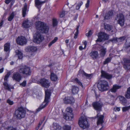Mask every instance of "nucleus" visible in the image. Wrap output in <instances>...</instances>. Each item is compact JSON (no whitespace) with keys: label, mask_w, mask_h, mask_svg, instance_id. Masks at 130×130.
<instances>
[{"label":"nucleus","mask_w":130,"mask_h":130,"mask_svg":"<svg viewBox=\"0 0 130 130\" xmlns=\"http://www.w3.org/2000/svg\"><path fill=\"white\" fill-rule=\"evenodd\" d=\"M82 73L83 75L88 78L90 77L91 76L90 74H87L86 73H85L84 71H83Z\"/></svg>","instance_id":"09e8293b"},{"label":"nucleus","mask_w":130,"mask_h":130,"mask_svg":"<svg viewBox=\"0 0 130 130\" xmlns=\"http://www.w3.org/2000/svg\"><path fill=\"white\" fill-rule=\"evenodd\" d=\"M79 90L78 88L75 86H73L72 89V92L73 94H75L77 93Z\"/></svg>","instance_id":"7c9ffc66"},{"label":"nucleus","mask_w":130,"mask_h":130,"mask_svg":"<svg viewBox=\"0 0 130 130\" xmlns=\"http://www.w3.org/2000/svg\"><path fill=\"white\" fill-rule=\"evenodd\" d=\"M26 112L25 110L22 107L19 108L15 111V116L17 119H20L25 117Z\"/></svg>","instance_id":"7ed1b4c3"},{"label":"nucleus","mask_w":130,"mask_h":130,"mask_svg":"<svg viewBox=\"0 0 130 130\" xmlns=\"http://www.w3.org/2000/svg\"><path fill=\"white\" fill-rule=\"evenodd\" d=\"M101 77L105 78L108 79H110L113 77L112 74H109L103 70L101 71Z\"/></svg>","instance_id":"dca6fc26"},{"label":"nucleus","mask_w":130,"mask_h":130,"mask_svg":"<svg viewBox=\"0 0 130 130\" xmlns=\"http://www.w3.org/2000/svg\"><path fill=\"white\" fill-rule=\"evenodd\" d=\"M63 130H71V127L68 125H65L63 127Z\"/></svg>","instance_id":"37998d69"},{"label":"nucleus","mask_w":130,"mask_h":130,"mask_svg":"<svg viewBox=\"0 0 130 130\" xmlns=\"http://www.w3.org/2000/svg\"><path fill=\"white\" fill-rule=\"evenodd\" d=\"M130 109V106L126 107H122V110L123 111H126Z\"/></svg>","instance_id":"a18cd8bd"},{"label":"nucleus","mask_w":130,"mask_h":130,"mask_svg":"<svg viewBox=\"0 0 130 130\" xmlns=\"http://www.w3.org/2000/svg\"><path fill=\"white\" fill-rule=\"evenodd\" d=\"M121 87V86H118L117 85H115L113 86L112 88L110 89V91L111 92L115 93L117 90Z\"/></svg>","instance_id":"bb28decb"},{"label":"nucleus","mask_w":130,"mask_h":130,"mask_svg":"<svg viewBox=\"0 0 130 130\" xmlns=\"http://www.w3.org/2000/svg\"><path fill=\"white\" fill-rule=\"evenodd\" d=\"M45 96L44 102L37 109V112L39 111L42 109L44 108L47 105L49 102V99L50 97L51 93L50 90L47 89L45 91Z\"/></svg>","instance_id":"f03ea898"},{"label":"nucleus","mask_w":130,"mask_h":130,"mask_svg":"<svg viewBox=\"0 0 130 130\" xmlns=\"http://www.w3.org/2000/svg\"><path fill=\"white\" fill-rule=\"evenodd\" d=\"M110 41L112 42L113 43L117 42V39L113 38L110 40Z\"/></svg>","instance_id":"603ef678"},{"label":"nucleus","mask_w":130,"mask_h":130,"mask_svg":"<svg viewBox=\"0 0 130 130\" xmlns=\"http://www.w3.org/2000/svg\"><path fill=\"white\" fill-rule=\"evenodd\" d=\"M10 2L9 0H6L5 1V3L6 4H8Z\"/></svg>","instance_id":"13d9d810"},{"label":"nucleus","mask_w":130,"mask_h":130,"mask_svg":"<svg viewBox=\"0 0 130 130\" xmlns=\"http://www.w3.org/2000/svg\"><path fill=\"white\" fill-rule=\"evenodd\" d=\"M26 85V81H24L22 83L20 84V85L23 87H25Z\"/></svg>","instance_id":"864d4df0"},{"label":"nucleus","mask_w":130,"mask_h":130,"mask_svg":"<svg viewBox=\"0 0 130 130\" xmlns=\"http://www.w3.org/2000/svg\"><path fill=\"white\" fill-rule=\"evenodd\" d=\"M7 103L10 105H12L13 104V101H11L10 99H8L7 100Z\"/></svg>","instance_id":"3c124183"},{"label":"nucleus","mask_w":130,"mask_h":130,"mask_svg":"<svg viewBox=\"0 0 130 130\" xmlns=\"http://www.w3.org/2000/svg\"><path fill=\"white\" fill-rule=\"evenodd\" d=\"M98 36V38L96 41V42H101L103 41L108 39V36L107 34L103 32L99 33Z\"/></svg>","instance_id":"6e6552de"},{"label":"nucleus","mask_w":130,"mask_h":130,"mask_svg":"<svg viewBox=\"0 0 130 130\" xmlns=\"http://www.w3.org/2000/svg\"><path fill=\"white\" fill-rule=\"evenodd\" d=\"M16 42L20 45H23L26 44L27 42V40L25 37L23 36L19 37L17 39Z\"/></svg>","instance_id":"f8f14e48"},{"label":"nucleus","mask_w":130,"mask_h":130,"mask_svg":"<svg viewBox=\"0 0 130 130\" xmlns=\"http://www.w3.org/2000/svg\"><path fill=\"white\" fill-rule=\"evenodd\" d=\"M36 29L42 33H47L48 32L49 27L46 24L43 22L37 21L35 23Z\"/></svg>","instance_id":"f257e3e1"},{"label":"nucleus","mask_w":130,"mask_h":130,"mask_svg":"<svg viewBox=\"0 0 130 130\" xmlns=\"http://www.w3.org/2000/svg\"><path fill=\"white\" fill-rule=\"evenodd\" d=\"M78 124L83 129L88 128L89 127L87 119L84 117L82 116L79 118Z\"/></svg>","instance_id":"39448f33"},{"label":"nucleus","mask_w":130,"mask_h":130,"mask_svg":"<svg viewBox=\"0 0 130 130\" xmlns=\"http://www.w3.org/2000/svg\"><path fill=\"white\" fill-rule=\"evenodd\" d=\"M38 83L39 84H41L42 86L46 88H48L50 85V83L48 80L44 78L39 80Z\"/></svg>","instance_id":"9b49d317"},{"label":"nucleus","mask_w":130,"mask_h":130,"mask_svg":"<svg viewBox=\"0 0 130 130\" xmlns=\"http://www.w3.org/2000/svg\"><path fill=\"white\" fill-rule=\"evenodd\" d=\"M113 15V12L112 11H109L106 12L104 17V20H107L111 18Z\"/></svg>","instance_id":"aec40b11"},{"label":"nucleus","mask_w":130,"mask_h":130,"mask_svg":"<svg viewBox=\"0 0 130 130\" xmlns=\"http://www.w3.org/2000/svg\"><path fill=\"white\" fill-rule=\"evenodd\" d=\"M10 75V73H7V74L5 76L4 80L5 81H6L7 80L8 78L9 77V76Z\"/></svg>","instance_id":"de8ad7c7"},{"label":"nucleus","mask_w":130,"mask_h":130,"mask_svg":"<svg viewBox=\"0 0 130 130\" xmlns=\"http://www.w3.org/2000/svg\"><path fill=\"white\" fill-rule=\"evenodd\" d=\"M15 15V12H13L10 14L8 20L9 21H11L13 19Z\"/></svg>","instance_id":"f704fd0d"},{"label":"nucleus","mask_w":130,"mask_h":130,"mask_svg":"<svg viewBox=\"0 0 130 130\" xmlns=\"http://www.w3.org/2000/svg\"><path fill=\"white\" fill-rule=\"evenodd\" d=\"M72 112V110L71 108H67L66 109V114L64 116V118L66 120H71L73 117V115Z\"/></svg>","instance_id":"0eeeda50"},{"label":"nucleus","mask_w":130,"mask_h":130,"mask_svg":"<svg viewBox=\"0 0 130 130\" xmlns=\"http://www.w3.org/2000/svg\"><path fill=\"white\" fill-rule=\"evenodd\" d=\"M90 55L93 58L95 59L98 57V54L96 51H92L90 53Z\"/></svg>","instance_id":"5701e85b"},{"label":"nucleus","mask_w":130,"mask_h":130,"mask_svg":"<svg viewBox=\"0 0 130 130\" xmlns=\"http://www.w3.org/2000/svg\"><path fill=\"white\" fill-rule=\"evenodd\" d=\"M30 23L28 22V21H24L22 24V26L25 28H27L30 27L29 25Z\"/></svg>","instance_id":"72a5a7b5"},{"label":"nucleus","mask_w":130,"mask_h":130,"mask_svg":"<svg viewBox=\"0 0 130 130\" xmlns=\"http://www.w3.org/2000/svg\"><path fill=\"white\" fill-rule=\"evenodd\" d=\"M10 43H6L4 45V50L6 52L10 50Z\"/></svg>","instance_id":"473e14b6"},{"label":"nucleus","mask_w":130,"mask_h":130,"mask_svg":"<svg viewBox=\"0 0 130 130\" xmlns=\"http://www.w3.org/2000/svg\"><path fill=\"white\" fill-rule=\"evenodd\" d=\"M14 64V62L13 61H12L10 62V64L11 65H13Z\"/></svg>","instance_id":"338daca9"},{"label":"nucleus","mask_w":130,"mask_h":130,"mask_svg":"<svg viewBox=\"0 0 130 130\" xmlns=\"http://www.w3.org/2000/svg\"><path fill=\"white\" fill-rule=\"evenodd\" d=\"M5 129L7 130H16L15 128L11 126H8L5 128Z\"/></svg>","instance_id":"c03bdc74"},{"label":"nucleus","mask_w":130,"mask_h":130,"mask_svg":"<svg viewBox=\"0 0 130 130\" xmlns=\"http://www.w3.org/2000/svg\"><path fill=\"white\" fill-rule=\"evenodd\" d=\"M97 87L99 90L102 91H106L109 88L108 82L104 80H101L100 83L98 84Z\"/></svg>","instance_id":"20e7f679"},{"label":"nucleus","mask_w":130,"mask_h":130,"mask_svg":"<svg viewBox=\"0 0 130 130\" xmlns=\"http://www.w3.org/2000/svg\"><path fill=\"white\" fill-rule=\"evenodd\" d=\"M58 22L56 19H53V27H55L57 25Z\"/></svg>","instance_id":"79ce46f5"},{"label":"nucleus","mask_w":130,"mask_h":130,"mask_svg":"<svg viewBox=\"0 0 130 130\" xmlns=\"http://www.w3.org/2000/svg\"><path fill=\"white\" fill-rule=\"evenodd\" d=\"M94 108L96 110L100 111L103 105L102 103L100 101L93 102L92 104Z\"/></svg>","instance_id":"4468645a"},{"label":"nucleus","mask_w":130,"mask_h":130,"mask_svg":"<svg viewBox=\"0 0 130 130\" xmlns=\"http://www.w3.org/2000/svg\"><path fill=\"white\" fill-rule=\"evenodd\" d=\"M129 47H130V37H128L126 39L123 49L126 50Z\"/></svg>","instance_id":"412c9836"},{"label":"nucleus","mask_w":130,"mask_h":130,"mask_svg":"<svg viewBox=\"0 0 130 130\" xmlns=\"http://www.w3.org/2000/svg\"><path fill=\"white\" fill-rule=\"evenodd\" d=\"M78 31H77V30H76V32L75 33V35H78Z\"/></svg>","instance_id":"69168bd1"},{"label":"nucleus","mask_w":130,"mask_h":130,"mask_svg":"<svg viewBox=\"0 0 130 130\" xmlns=\"http://www.w3.org/2000/svg\"><path fill=\"white\" fill-rule=\"evenodd\" d=\"M4 88L9 91H10L11 89H13V87H11L10 85L6 81H5L3 83Z\"/></svg>","instance_id":"393cba45"},{"label":"nucleus","mask_w":130,"mask_h":130,"mask_svg":"<svg viewBox=\"0 0 130 130\" xmlns=\"http://www.w3.org/2000/svg\"><path fill=\"white\" fill-rule=\"evenodd\" d=\"M120 102L123 105H125L127 103V101L125 98L121 96H119Z\"/></svg>","instance_id":"c85d7f7f"},{"label":"nucleus","mask_w":130,"mask_h":130,"mask_svg":"<svg viewBox=\"0 0 130 130\" xmlns=\"http://www.w3.org/2000/svg\"><path fill=\"white\" fill-rule=\"evenodd\" d=\"M83 4V2H81L79 3L78 5H77L76 6V10L79 9L80 8L81 6Z\"/></svg>","instance_id":"49530a36"},{"label":"nucleus","mask_w":130,"mask_h":130,"mask_svg":"<svg viewBox=\"0 0 130 130\" xmlns=\"http://www.w3.org/2000/svg\"><path fill=\"white\" fill-rule=\"evenodd\" d=\"M84 45H85L84 47V48H85L86 47V46H87V42L86 41H85L84 42Z\"/></svg>","instance_id":"4d7b16f0"},{"label":"nucleus","mask_w":130,"mask_h":130,"mask_svg":"<svg viewBox=\"0 0 130 130\" xmlns=\"http://www.w3.org/2000/svg\"><path fill=\"white\" fill-rule=\"evenodd\" d=\"M116 19L117 21L118 24L121 26L124 25V17L123 14L121 13L117 14Z\"/></svg>","instance_id":"1a4fd4ad"},{"label":"nucleus","mask_w":130,"mask_h":130,"mask_svg":"<svg viewBox=\"0 0 130 130\" xmlns=\"http://www.w3.org/2000/svg\"><path fill=\"white\" fill-rule=\"evenodd\" d=\"M85 48H83V47L82 46H80L79 47V49L80 50H82L83 49H85Z\"/></svg>","instance_id":"bf43d9fd"},{"label":"nucleus","mask_w":130,"mask_h":130,"mask_svg":"<svg viewBox=\"0 0 130 130\" xmlns=\"http://www.w3.org/2000/svg\"><path fill=\"white\" fill-rule=\"evenodd\" d=\"M43 121H41V122H40L39 124L38 125V127H39L42 124V122H43Z\"/></svg>","instance_id":"680f3d73"},{"label":"nucleus","mask_w":130,"mask_h":130,"mask_svg":"<svg viewBox=\"0 0 130 130\" xmlns=\"http://www.w3.org/2000/svg\"><path fill=\"white\" fill-rule=\"evenodd\" d=\"M35 3L36 6L38 8H39L40 7V6L44 2H42L40 0H35Z\"/></svg>","instance_id":"2f4dec72"},{"label":"nucleus","mask_w":130,"mask_h":130,"mask_svg":"<svg viewBox=\"0 0 130 130\" xmlns=\"http://www.w3.org/2000/svg\"><path fill=\"white\" fill-rule=\"evenodd\" d=\"M75 81L76 82V83L81 86L82 88H84V86L82 83L77 78L75 79Z\"/></svg>","instance_id":"58836bf2"},{"label":"nucleus","mask_w":130,"mask_h":130,"mask_svg":"<svg viewBox=\"0 0 130 130\" xmlns=\"http://www.w3.org/2000/svg\"><path fill=\"white\" fill-rule=\"evenodd\" d=\"M18 72L20 73L26 75H29L31 73L30 68L26 66L20 67L18 70Z\"/></svg>","instance_id":"423d86ee"},{"label":"nucleus","mask_w":130,"mask_h":130,"mask_svg":"<svg viewBox=\"0 0 130 130\" xmlns=\"http://www.w3.org/2000/svg\"><path fill=\"white\" fill-rule=\"evenodd\" d=\"M90 0H87V2L86 4V8H88L89 7V3H90Z\"/></svg>","instance_id":"5fc2aeb1"},{"label":"nucleus","mask_w":130,"mask_h":130,"mask_svg":"<svg viewBox=\"0 0 130 130\" xmlns=\"http://www.w3.org/2000/svg\"><path fill=\"white\" fill-rule=\"evenodd\" d=\"M27 5L26 3H25L24 4L23 8H22V15L23 17H25L27 10Z\"/></svg>","instance_id":"c756f323"},{"label":"nucleus","mask_w":130,"mask_h":130,"mask_svg":"<svg viewBox=\"0 0 130 130\" xmlns=\"http://www.w3.org/2000/svg\"><path fill=\"white\" fill-rule=\"evenodd\" d=\"M97 117H98V120L97 122V125H99L100 124H102L103 123V118L104 116L103 115H100L99 112H97V114L96 115Z\"/></svg>","instance_id":"a211bd4d"},{"label":"nucleus","mask_w":130,"mask_h":130,"mask_svg":"<svg viewBox=\"0 0 130 130\" xmlns=\"http://www.w3.org/2000/svg\"><path fill=\"white\" fill-rule=\"evenodd\" d=\"M58 40V38L56 37H55L54 39L51 42L48 44V46H51L53 44L55 43Z\"/></svg>","instance_id":"ea45409f"},{"label":"nucleus","mask_w":130,"mask_h":130,"mask_svg":"<svg viewBox=\"0 0 130 130\" xmlns=\"http://www.w3.org/2000/svg\"><path fill=\"white\" fill-rule=\"evenodd\" d=\"M125 96L127 99L130 98V87L127 89Z\"/></svg>","instance_id":"e433bc0d"},{"label":"nucleus","mask_w":130,"mask_h":130,"mask_svg":"<svg viewBox=\"0 0 130 130\" xmlns=\"http://www.w3.org/2000/svg\"><path fill=\"white\" fill-rule=\"evenodd\" d=\"M111 57H109L107 58L104 62L103 64H106L108 63L111 60Z\"/></svg>","instance_id":"4c0bfd02"},{"label":"nucleus","mask_w":130,"mask_h":130,"mask_svg":"<svg viewBox=\"0 0 130 130\" xmlns=\"http://www.w3.org/2000/svg\"><path fill=\"white\" fill-rule=\"evenodd\" d=\"M65 15L64 12L62 11L61 13L60 14V17L61 18L63 17Z\"/></svg>","instance_id":"6e6d98bb"},{"label":"nucleus","mask_w":130,"mask_h":130,"mask_svg":"<svg viewBox=\"0 0 130 130\" xmlns=\"http://www.w3.org/2000/svg\"><path fill=\"white\" fill-rule=\"evenodd\" d=\"M125 39V36H123L117 39V42L119 43L124 41Z\"/></svg>","instance_id":"a19ab883"},{"label":"nucleus","mask_w":130,"mask_h":130,"mask_svg":"<svg viewBox=\"0 0 130 130\" xmlns=\"http://www.w3.org/2000/svg\"><path fill=\"white\" fill-rule=\"evenodd\" d=\"M50 78L51 80L53 81H56L58 79L57 75L53 72H51Z\"/></svg>","instance_id":"a878e982"},{"label":"nucleus","mask_w":130,"mask_h":130,"mask_svg":"<svg viewBox=\"0 0 130 130\" xmlns=\"http://www.w3.org/2000/svg\"><path fill=\"white\" fill-rule=\"evenodd\" d=\"M37 50L36 47L35 46H28L25 48L26 52H33L36 51Z\"/></svg>","instance_id":"4be33fe9"},{"label":"nucleus","mask_w":130,"mask_h":130,"mask_svg":"<svg viewBox=\"0 0 130 130\" xmlns=\"http://www.w3.org/2000/svg\"><path fill=\"white\" fill-rule=\"evenodd\" d=\"M69 40H66L65 41V42L66 43H68L69 42Z\"/></svg>","instance_id":"774afa93"},{"label":"nucleus","mask_w":130,"mask_h":130,"mask_svg":"<svg viewBox=\"0 0 130 130\" xmlns=\"http://www.w3.org/2000/svg\"><path fill=\"white\" fill-rule=\"evenodd\" d=\"M15 53L18 59H22L23 57V54L22 52L18 50H17L15 51Z\"/></svg>","instance_id":"cd10ccee"},{"label":"nucleus","mask_w":130,"mask_h":130,"mask_svg":"<svg viewBox=\"0 0 130 130\" xmlns=\"http://www.w3.org/2000/svg\"><path fill=\"white\" fill-rule=\"evenodd\" d=\"M92 31L90 30L88 33L86 34V35L87 36L89 37L90 36L92 35Z\"/></svg>","instance_id":"8fccbe9b"},{"label":"nucleus","mask_w":130,"mask_h":130,"mask_svg":"<svg viewBox=\"0 0 130 130\" xmlns=\"http://www.w3.org/2000/svg\"><path fill=\"white\" fill-rule=\"evenodd\" d=\"M98 50L100 51V55L102 57H104L106 52V49L102 46H101L100 47L98 48Z\"/></svg>","instance_id":"6ab92c4d"},{"label":"nucleus","mask_w":130,"mask_h":130,"mask_svg":"<svg viewBox=\"0 0 130 130\" xmlns=\"http://www.w3.org/2000/svg\"><path fill=\"white\" fill-rule=\"evenodd\" d=\"M123 63V67L127 71L130 70V59L124 58Z\"/></svg>","instance_id":"ddd939ff"},{"label":"nucleus","mask_w":130,"mask_h":130,"mask_svg":"<svg viewBox=\"0 0 130 130\" xmlns=\"http://www.w3.org/2000/svg\"><path fill=\"white\" fill-rule=\"evenodd\" d=\"M51 130H61V127L58 124L54 123L51 128Z\"/></svg>","instance_id":"b1692460"},{"label":"nucleus","mask_w":130,"mask_h":130,"mask_svg":"<svg viewBox=\"0 0 130 130\" xmlns=\"http://www.w3.org/2000/svg\"><path fill=\"white\" fill-rule=\"evenodd\" d=\"M112 26L108 24H107L105 25L104 28L105 30H110L112 28Z\"/></svg>","instance_id":"c9c22d12"},{"label":"nucleus","mask_w":130,"mask_h":130,"mask_svg":"<svg viewBox=\"0 0 130 130\" xmlns=\"http://www.w3.org/2000/svg\"><path fill=\"white\" fill-rule=\"evenodd\" d=\"M33 41L35 42L39 43L42 42L43 39V37L39 32H36L34 36Z\"/></svg>","instance_id":"9d476101"},{"label":"nucleus","mask_w":130,"mask_h":130,"mask_svg":"<svg viewBox=\"0 0 130 130\" xmlns=\"http://www.w3.org/2000/svg\"><path fill=\"white\" fill-rule=\"evenodd\" d=\"M4 70V68H3L2 69H0V73H2Z\"/></svg>","instance_id":"052dcab7"},{"label":"nucleus","mask_w":130,"mask_h":130,"mask_svg":"<svg viewBox=\"0 0 130 130\" xmlns=\"http://www.w3.org/2000/svg\"><path fill=\"white\" fill-rule=\"evenodd\" d=\"M116 110L118 111H119L120 110V108L119 107H117L116 108Z\"/></svg>","instance_id":"0e129e2a"},{"label":"nucleus","mask_w":130,"mask_h":130,"mask_svg":"<svg viewBox=\"0 0 130 130\" xmlns=\"http://www.w3.org/2000/svg\"><path fill=\"white\" fill-rule=\"evenodd\" d=\"M3 21H2L1 23H0V26L1 27L2 25L3 24Z\"/></svg>","instance_id":"e2e57ef3"},{"label":"nucleus","mask_w":130,"mask_h":130,"mask_svg":"<svg viewBox=\"0 0 130 130\" xmlns=\"http://www.w3.org/2000/svg\"><path fill=\"white\" fill-rule=\"evenodd\" d=\"M63 100L64 103L66 104H73L75 102L74 99L72 97H65Z\"/></svg>","instance_id":"2eb2a0df"},{"label":"nucleus","mask_w":130,"mask_h":130,"mask_svg":"<svg viewBox=\"0 0 130 130\" xmlns=\"http://www.w3.org/2000/svg\"><path fill=\"white\" fill-rule=\"evenodd\" d=\"M12 78L13 80L19 82L21 79L22 76L18 72H14L13 74Z\"/></svg>","instance_id":"f3484780"}]
</instances>
